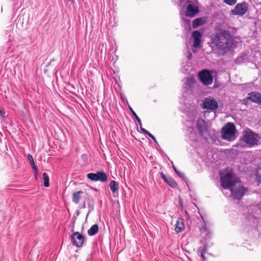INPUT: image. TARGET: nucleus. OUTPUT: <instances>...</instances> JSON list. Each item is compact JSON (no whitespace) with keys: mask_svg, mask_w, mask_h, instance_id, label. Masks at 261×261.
Segmentation results:
<instances>
[{"mask_svg":"<svg viewBox=\"0 0 261 261\" xmlns=\"http://www.w3.org/2000/svg\"><path fill=\"white\" fill-rule=\"evenodd\" d=\"M147 136H148V137H149L150 138H151V139H153V138L154 137V136H153V135H152L151 133H148V134L147 135Z\"/></svg>","mask_w":261,"mask_h":261,"instance_id":"nucleus-37","label":"nucleus"},{"mask_svg":"<svg viewBox=\"0 0 261 261\" xmlns=\"http://www.w3.org/2000/svg\"><path fill=\"white\" fill-rule=\"evenodd\" d=\"M236 128L232 122L227 123L222 129V138L223 140L232 141L236 139Z\"/></svg>","mask_w":261,"mask_h":261,"instance_id":"nucleus-3","label":"nucleus"},{"mask_svg":"<svg viewBox=\"0 0 261 261\" xmlns=\"http://www.w3.org/2000/svg\"><path fill=\"white\" fill-rule=\"evenodd\" d=\"M198 77L200 82L204 85H211L213 81V76L211 72L207 69H204L198 73Z\"/></svg>","mask_w":261,"mask_h":261,"instance_id":"nucleus-6","label":"nucleus"},{"mask_svg":"<svg viewBox=\"0 0 261 261\" xmlns=\"http://www.w3.org/2000/svg\"><path fill=\"white\" fill-rule=\"evenodd\" d=\"M182 21L184 22V27L186 32H189L191 30V21L185 18H182Z\"/></svg>","mask_w":261,"mask_h":261,"instance_id":"nucleus-20","label":"nucleus"},{"mask_svg":"<svg viewBox=\"0 0 261 261\" xmlns=\"http://www.w3.org/2000/svg\"><path fill=\"white\" fill-rule=\"evenodd\" d=\"M28 158L29 160L30 161L31 165L34 170L35 176L36 177V175L37 174V171H38L37 167L35 164L32 155L29 154L28 155Z\"/></svg>","mask_w":261,"mask_h":261,"instance_id":"nucleus-19","label":"nucleus"},{"mask_svg":"<svg viewBox=\"0 0 261 261\" xmlns=\"http://www.w3.org/2000/svg\"><path fill=\"white\" fill-rule=\"evenodd\" d=\"M260 139L258 134L247 128L243 131L241 140L247 144L248 147H252L258 145Z\"/></svg>","mask_w":261,"mask_h":261,"instance_id":"nucleus-2","label":"nucleus"},{"mask_svg":"<svg viewBox=\"0 0 261 261\" xmlns=\"http://www.w3.org/2000/svg\"><path fill=\"white\" fill-rule=\"evenodd\" d=\"M231 191V195L234 199L240 200L244 196L245 193L248 191L247 188L243 186H239L238 188L233 189L232 187L229 189Z\"/></svg>","mask_w":261,"mask_h":261,"instance_id":"nucleus-8","label":"nucleus"},{"mask_svg":"<svg viewBox=\"0 0 261 261\" xmlns=\"http://www.w3.org/2000/svg\"><path fill=\"white\" fill-rule=\"evenodd\" d=\"M76 214H77V215H79V211H77V212H76Z\"/></svg>","mask_w":261,"mask_h":261,"instance_id":"nucleus-43","label":"nucleus"},{"mask_svg":"<svg viewBox=\"0 0 261 261\" xmlns=\"http://www.w3.org/2000/svg\"><path fill=\"white\" fill-rule=\"evenodd\" d=\"M74 223H75V222H73V224H72V225L71 226V227H72L71 231H73Z\"/></svg>","mask_w":261,"mask_h":261,"instance_id":"nucleus-42","label":"nucleus"},{"mask_svg":"<svg viewBox=\"0 0 261 261\" xmlns=\"http://www.w3.org/2000/svg\"><path fill=\"white\" fill-rule=\"evenodd\" d=\"M201 42V39H194L193 46L195 47H198L200 46Z\"/></svg>","mask_w":261,"mask_h":261,"instance_id":"nucleus-31","label":"nucleus"},{"mask_svg":"<svg viewBox=\"0 0 261 261\" xmlns=\"http://www.w3.org/2000/svg\"><path fill=\"white\" fill-rule=\"evenodd\" d=\"M130 111L132 112V114L135 117V119H136V121L138 122V124H139L140 127L142 126V122L141 119L139 118V117L138 116L137 114L134 111L133 109L131 107H129Z\"/></svg>","mask_w":261,"mask_h":261,"instance_id":"nucleus-25","label":"nucleus"},{"mask_svg":"<svg viewBox=\"0 0 261 261\" xmlns=\"http://www.w3.org/2000/svg\"><path fill=\"white\" fill-rule=\"evenodd\" d=\"M147 136H148V137H149L150 138H151V139H153V138L154 137V136H153V135H152L151 133H148V134L147 135Z\"/></svg>","mask_w":261,"mask_h":261,"instance_id":"nucleus-36","label":"nucleus"},{"mask_svg":"<svg viewBox=\"0 0 261 261\" xmlns=\"http://www.w3.org/2000/svg\"><path fill=\"white\" fill-rule=\"evenodd\" d=\"M223 2L228 5H230V6H232V5H234L236 2H237V0H223Z\"/></svg>","mask_w":261,"mask_h":261,"instance_id":"nucleus-28","label":"nucleus"},{"mask_svg":"<svg viewBox=\"0 0 261 261\" xmlns=\"http://www.w3.org/2000/svg\"><path fill=\"white\" fill-rule=\"evenodd\" d=\"M160 176L161 177V178L162 179L164 180V181L166 182L167 180H168V177H166V175L163 173V172H161L160 173Z\"/></svg>","mask_w":261,"mask_h":261,"instance_id":"nucleus-33","label":"nucleus"},{"mask_svg":"<svg viewBox=\"0 0 261 261\" xmlns=\"http://www.w3.org/2000/svg\"><path fill=\"white\" fill-rule=\"evenodd\" d=\"M99 230V227L97 224L93 225L89 229H88L87 233L89 236H93L96 234Z\"/></svg>","mask_w":261,"mask_h":261,"instance_id":"nucleus-17","label":"nucleus"},{"mask_svg":"<svg viewBox=\"0 0 261 261\" xmlns=\"http://www.w3.org/2000/svg\"><path fill=\"white\" fill-rule=\"evenodd\" d=\"M255 103L261 105V94L259 93L258 96H257Z\"/></svg>","mask_w":261,"mask_h":261,"instance_id":"nucleus-34","label":"nucleus"},{"mask_svg":"<svg viewBox=\"0 0 261 261\" xmlns=\"http://www.w3.org/2000/svg\"><path fill=\"white\" fill-rule=\"evenodd\" d=\"M84 192L82 191H78L72 193V200L73 203L77 204L82 198V194Z\"/></svg>","mask_w":261,"mask_h":261,"instance_id":"nucleus-16","label":"nucleus"},{"mask_svg":"<svg viewBox=\"0 0 261 261\" xmlns=\"http://www.w3.org/2000/svg\"><path fill=\"white\" fill-rule=\"evenodd\" d=\"M249 100V99H248V96L246 98L242 100L241 103L242 105H244L245 106H247L248 103V101Z\"/></svg>","mask_w":261,"mask_h":261,"instance_id":"nucleus-32","label":"nucleus"},{"mask_svg":"<svg viewBox=\"0 0 261 261\" xmlns=\"http://www.w3.org/2000/svg\"><path fill=\"white\" fill-rule=\"evenodd\" d=\"M192 37L194 39H200L201 38V34L200 32L198 31H194L192 33Z\"/></svg>","mask_w":261,"mask_h":261,"instance_id":"nucleus-26","label":"nucleus"},{"mask_svg":"<svg viewBox=\"0 0 261 261\" xmlns=\"http://www.w3.org/2000/svg\"><path fill=\"white\" fill-rule=\"evenodd\" d=\"M166 183L171 188H175L177 187L176 181L171 177L169 176Z\"/></svg>","mask_w":261,"mask_h":261,"instance_id":"nucleus-23","label":"nucleus"},{"mask_svg":"<svg viewBox=\"0 0 261 261\" xmlns=\"http://www.w3.org/2000/svg\"><path fill=\"white\" fill-rule=\"evenodd\" d=\"M141 130V133H143L144 134H145V135H148V133H149V132L146 130L145 128H143L142 126H141V127H140Z\"/></svg>","mask_w":261,"mask_h":261,"instance_id":"nucleus-35","label":"nucleus"},{"mask_svg":"<svg viewBox=\"0 0 261 261\" xmlns=\"http://www.w3.org/2000/svg\"><path fill=\"white\" fill-rule=\"evenodd\" d=\"M236 178H233L232 170L227 171L224 175H221V186L224 189H230L238 182Z\"/></svg>","mask_w":261,"mask_h":261,"instance_id":"nucleus-4","label":"nucleus"},{"mask_svg":"<svg viewBox=\"0 0 261 261\" xmlns=\"http://www.w3.org/2000/svg\"><path fill=\"white\" fill-rule=\"evenodd\" d=\"M173 169L175 173H177L178 172L177 169L176 168V167L173 165H172Z\"/></svg>","mask_w":261,"mask_h":261,"instance_id":"nucleus-40","label":"nucleus"},{"mask_svg":"<svg viewBox=\"0 0 261 261\" xmlns=\"http://www.w3.org/2000/svg\"><path fill=\"white\" fill-rule=\"evenodd\" d=\"M247 58V55L243 54L236 59L235 62L237 64H241L244 63Z\"/></svg>","mask_w":261,"mask_h":261,"instance_id":"nucleus-22","label":"nucleus"},{"mask_svg":"<svg viewBox=\"0 0 261 261\" xmlns=\"http://www.w3.org/2000/svg\"><path fill=\"white\" fill-rule=\"evenodd\" d=\"M70 239L73 245L80 248L83 246L85 237L79 232H75L70 236Z\"/></svg>","mask_w":261,"mask_h":261,"instance_id":"nucleus-9","label":"nucleus"},{"mask_svg":"<svg viewBox=\"0 0 261 261\" xmlns=\"http://www.w3.org/2000/svg\"><path fill=\"white\" fill-rule=\"evenodd\" d=\"M212 43L219 55L224 56L233 47L234 39L229 31L221 30L212 39Z\"/></svg>","mask_w":261,"mask_h":261,"instance_id":"nucleus-1","label":"nucleus"},{"mask_svg":"<svg viewBox=\"0 0 261 261\" xmlns=\"http://www.w3.org/2000/svg\"><path fill=\"white\" fill-rule=\"evenodd\" d=\"M109 187L110 188V189L113 193H115V192H117L119 189V186L118 183L115 181V180H112L110 184Z\"/></svg>","mask_w":261,"mask_h":261,"instance_id":"nucleus-18","label":"nucleus"},{"mask_svg":"<svg viewBox=\"0 0 261 261\" xmlns=\"http://www.w3.org/2000/svg\"><path fill=\"white\" fill-rule=\"evenodd\" d=\"M152 139L153 140V142H155V143L157 145H159V144H158V142H157V141H156V139H155V137H154V138H153V139Z\"/></svg>","mask_w":261,"mask_h":261,"instance_id":"nucleus-41","label":"nucleus"},{"mask_svg":"<svg viewBox=\"0 0 261 261\" xmlns=\"http://www.w3.org/2000/svg\"><path fill=\"white\" fill-rule=\"evenodd\" d=\"M205 23L206 20L203 17L197 18L193 20L192 23V27L194 29H196L201 25H203Z\"/></svg>","mask_w":261,"mask_h":261,"instance_id":"nucleus-15","label":"nucleus"},{"mask_svg":"<svg viewBox=\"0 0 261 261\" xmlns=\"http://www.w3.org/2000/svg\"><path fill=\"white\" fill-rule=\"evenodd\" d=\"M186 4H188L185 15L187 17H193L199 12L198 7L192 4L190 1H187Z\"/></svg>","mask_w":261,"mask_h":261,"instance_id":"nucleus-10","label":"nucleus"},{"mask_svg":"<svg viewBox=\"0 0 261 261\" xmlns=\"http://www.w3.org/2000/svg\"><path fill=\"white\" fill-rule=\"evenodd\" d=\"M200 232L202 234H205L206 237L204 239L205 241L206 240H208L211 237L212 232L211 229L206 226L205 222H204V226H203L200 229Z\"/></svg>","mask_w":261,"mask_h":261,"instance_id":"nucleus-14","label":"nucleus"},{"mask_svg":"<svg viewBox=\"0 0 261 261\" xmlns=\"http://www.w3.org/2000/svg\"><path fill=\"white\" fill-rule=\"evenodd\" d=\"M218 108V103L216 100L211 97L204 98L203 100V108L215 112Z\"/></svg>","mask_w":261,"mask_h":261,"instance_id":"nucleus-7","label":"nucleus"},{"mask_svg":"<svg viewBox=\"0 0 261 261\" xmlns=\"http://www.w3.org/2000/svg\"><path fill=\"white\" fill-rule=\"evenodd\" d=\"M207 246H208V245L206 244V242H205V243L204 244V246H203L202 250L201 251V257L202 258L203 260L205 259V257L204 256V254H205V252L206 251Z\"/></svg>","mask_w":261,"mask_h":261,"instance_id":"nucleus-27","label":"nucleus"},{"mask_svg":"<svg viewBox=\"0 0 261 261\" xmlns=\"http://www.w3.org/2000/svg\"><path fill=\"white\" fill-rule=\"evenodd\" d=\"M68 1H70L71 0H68Z\"/></svg>","mask_w":261,"mask_h":261,"instance_id":"nucleus-44","label":"nucleus"},{"mask_svg":"<svg viewBox=\"0 0 261 261\" xmlns=\"http://www.w3.org/2000/svg\"><path fill=\"white\" fill-rule=\"evenodd\" d=\"M42 177L44 180V186L45 187H48L49 186V178L47 173H43Z\"/></svg>","mask_w":261,"mask_h":261,"instance_id":"nucleus-24","label":"nucleus"},{"mask_svg":"<svg viewBox=\"0 0 261 261\" xmlns=\"http://www.w3.org/2000/svg\"><path fill=\"white\" fill-rule=\"evenodd\" d=\"M259 93L257 92H250L248 94V99H249V100L255 103L257 96L259 95Z\"/></svg>","mask_w":261,"mask_h":261,"instance_id":"nucleus-21","label":"nucleus"},{"mask_svg":"<svg viewBox=\"0 0 261 261\" xmlns=\"http://www.w3.org/2000/svg\"><path fill=\"white\" fill-rule=\"evenodd\" d=\"M87 177L92 181H99L101 182H106L108 178L107 174L102 171H98L96 173H88L87 175Z\"/></svg>","mask_w":261,"mask_h":261,"instance_id":"nucleus-5","label":"nucleus"},{"mask_svg":"<svg viewBox=\"0 0 261 261\" xmlns=\"http://www.w3.org/2000/svg\"><path fill=\"white\" fill-rule=\"evenodd\" d=\"M194 79L193 77H189L186 80V84L191 86L194 83Z\"/></svg>","mask_w":261,"mask_h":261,"instance_id":"nucleus-30","label":"nucleus"},{"mask_svg":"<svg viewBox=\"0 0 261 261\" xmlns=\"http://www.w3.org/2000/svg\"><path fill=\"white\" fill-rule=\"evenodd\" d=\"M176 173L180 178H182L184 181H186V180L187 179L184 173H182V172L178 171V172Z\"/></svg>","mask_w":261,"mask_h":261,"instance_id":"nucleus-29","label":"nucleus"},{"mask_svg":"<svg viewBox=\"0 0 261 261\" xmlns=\"http://www.w3.org/2000/svg\"><path fill=\"white\" fill-rule=\"evenodd\" d=\"M86 207V202L85 201H84L83 203V204L81 206V208H85Z\"/></svg>","mask_w":261,"mask_h":261,"instance_id":"nucleus-39","label":"nucleus"},{"mask_svg":"<svg viewBox=\"0 0 261 261\" xmlns=\"http://www.w3.org/2000/svg\"><path fill=\"white\" fill-rule=\"evenodd\" d=\"M247 10V4L246 2H242L237 4L234 9L231 10V12L236 15L243 16L246 13Z\"/></svg>","mask_w":261,"mask_h":261,"instance_id":"nucleus-11","label":"nucleus"},{"mask_svg":"<svg viewBox=\"0 0 261 261\" xmlns=\"http://www.w3.org/2000/svg\"><path fill=\"white\" fill-rule=\"evenodd\" d=\"M147 136H148V137H149L150 138H151V139H153V138L154 137V136H153V135H152L151 133H148V134L147 135Z\"/></svg>","mask_w":261,"mask_h":261,"instance_id":"nucleus-38","label":"nucleus"},{"mask_svg":"<svg viewBox=\"0 0 261 261\" xmlns=\"http://www.w3.org/2000/svg\"><path fill=\"white\" fill-rule=\"evenodd\" d=\"M196 126L198 132L201 134L207 131V122L203 119H198L196 123Z\"/></svg>","mask_w":261,"mask_h":261,"instance_id":"nucleus-12","label":"nucleus"},{"mask_svg":"<svg viewBox=\"0 0 261 261\" xmlns=\"http://www.w3.org/2000/svg\"><path fill=\"white\" fill-rule=\"evenodd\" d=\"M175 226V231L176 233L183 231L185 227L184 219L182 218H178L176 222Z\"/></svg>","mask_w":261,"mask_h":261,"instance_id":"nucleus-13","label":"nucleus"}]
</instances>
